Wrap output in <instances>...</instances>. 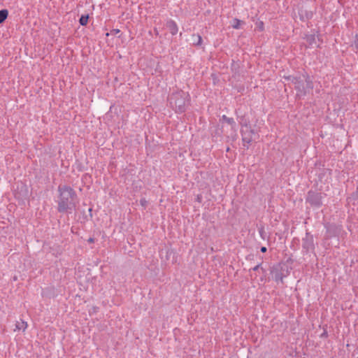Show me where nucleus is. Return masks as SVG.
Instances as JSON below:
<instances>
[{
    "label": "nucleus",
    "mask_w": 358,
    "mask_h": 358,
    "mask_svg": "<svg viewBox=\"0 0 358 358\" xmlns=\"http://www.w3.org/2000/svg\"><path fill=\"white\" fill-rule=\"evenodd\" d=\"M355 48H357V50H358V36H356V40H355Z\"/></svg>",
    "instance_id": "nucleus-23"
},
{
    "label": "nucleus",
    "mask_w": 358,
    "mask_h": 358,
    "mask_svg": "<svg viewBox=\"0 0 358 358\" xmlns=\"http://www.w3.org/2000/svg\"><path fill=\"white\" fill-rule=\"evenodd\" d=\"M187 94L180 90L173 92L170 97V104L173 107L176 112L182 113L185 110V103L187 98Z\"/></svg>",
    "instance_id": "nucleus-2"
},
{
    "label": "nucleus",
    "mask_w": 358,
    "mask_h": 358,
    "mask_svg": "<svg viewBox=\"0 0 358 358\" xmlns=\"http://www.w3.org/2000/svg\"><path fill=\"white\" fill-rule=\"evenodd\" d=\"M222 120H224L226 122H227L229 124H230L231 126H234L236 124L234 118L228 117L225 115H222Z\"/></svg>",
    "instance_id": "nucleus-18"
},
{
    "label": "nucleus",
    "mask_w": 358,
    "mask_h": 358,
    "mask_svg": "<svg viewBox=\"0 0 358 358\" xmlns=\"http://www.w3.org/2000/svg\"><path fill=\"white\" fill-rule=\"evenodd\" d=\"M302 248L306 252H312L315 249L314 238L309 232H306L302 238Z\"/></svg>",
    "instance_id": "nucleus-6"
},
{
    "label": "nucleus",
    "mask_w": 358,
    "mask_h": 358,
    "mask_svg": "<svg viewBox=\"0 0 358 358\" xmlns=\"http://www.w3.org/2000/svg\"><path fill=\"white\" fill-rule=\"evenodd\" d=\"M306 41L310 45L315 43V36L314 34L307 36Z\"/></svg>",
    "instance_id": "nucleus-19"
},
{
    "label": "nucleus",
    "mask_w": 358,
    "mask_h": 358,
    "mask_svg": "<svg viewBox=\"0 0 358 358\" xmlns=\"http://www.w3.org/2000/svg\"><path fill=\"white\" fill-rule=\"evenodd\" d=\"M260 250H261L262 252H266L267 249H266V247L263 246V247L261 248Z\"/></svg>",
    "instance_id": "nucleus-25"
},
{
    "label": "nucleus",
    "mask_w": 358,
    "mask_h": 358,
    "mask_svg": "<svg viewBox=\"0 0 358 358\" xmlns=\"http://www.w3.org/2000/svg\"><path fill=\"white\" fill-rule=\"evenodd\" d=\"M328 336V332L327 330H324V331L321 334L320 338H327Z\"/></svg>",
    "instance_id": "nucleus-21"
},
{
    "label": "nucleus",
    "mask_w": 358,
    "mask_h": 358,
    "mask_svg": "<svg viewBox=\"0 0 358 358\" xmlns=\"http://www.w3.org/2000/svg\"><path fill=\"white\" fill-rule=\"evenodd\" d=\"M166 26L169 29L171 35L175 36L178 31L177 23L172 19H169L166 22Z\"/></svg>",
    "instance_id": "nucleus-7"
},
{
    "label": "nucleus",
    "mask_w": 358,
    "mask_h": 358,
    "mask_svg": "<svg viewBox=\"0 0 358 358\" xmlns=\"http://www.w3.org/2000/svg\"><path fill=\"white\" fill-rule=\"evenodd\" d=\"M241 134L242 136V141L243 143V146L246 147L248 149L250 143L256 140L259 135L257 132H256L254 129H252L249 124V121H246L245 122H241Z\"/></svg>",
    "instance_id": "nucleus-3"
},
{
    "label": "nucleus",
    "mask_w": 358,
    "mask_h": 358,
    "mask_svg": "<svg viewBox=\"0 0 358 358\" xmlns=\"http://www.w3.org/2000/svg\"><path fill=\"white\" fill-rule=\"evenodd\" d=\"M295 90L297 91L298 96H304L306 94V89L303 81L301 79L299 82L294 85Z\"/></svg>",
    "instance_id": "nucleus-8"
},
{
    "label": "nucleus",
    "mask_w": 358,
    "mask_h": 358,
    "mask_svg": "<svg viewBox=\"0 0 358 358\" xmlns=\"http://www.w3.org/2000/svg\"><path fill=\"white\" fill-rule=\"evenodd\" d=\"M88 20H89V15L88 14H87V15H82L81 17L79 19V23L82 26H85V25H87V24L88 22Z\"/></svg>",
    "instance_id": "nucleus-15"
},
{
    "label": "nucleus",
    "mask_w": 358,
    "mask_h": 358,
    "mask_svg": "<svg viewBox=\"0 0 358 358\" xmlns=\"http://www.w3.org/2000/svg\"><path fill=\"white\" fill-rule=\"evenodd\" d=\"M87 242H88L89 243H94V238H92V237H90V238H89L87 239Z\"/></svg>",
    "instance_id": "nucleus-22"
},
{
    "label": "nucleus",
    "mask_w": 358,
    "mask_h": 358,
    "mask_svg": "<svg viewBox=\"0 0 358 358\" xmlns=\"http://www.w3.org/2000/svg\"><path fill=\"white\" fill-rule=\"evenodd\" d=\"M305 82H306L305 87L306 89V92H308V90L313 89V87H314L313 83L308 76H307L306 77Z\"/></svg>",
    "instance_id": "nucleus-12"
},
{
    "label": "nucleus",
    "mask_w": 358,
    "mask_h": 358,
    "mask_svg": "<svg viewBox=\"0 0 358 358\" xmlns=\"http://www.w3.org/2000/svg\"><path fill=\"white\" fill-rule=\"evenodd\" d=\"M258 231H259V234L260 237H261L263 240H265V239L267 238L266 233V231H265V229H264V226H260V227L258 228Z\"/></svg>",
    "instance_id": "nucleus-17"
},
{
    "label": "nucleus",
    "mask_w": 358,
    "mask_h": 358,
    "mask_svg": "<svg viewBox=\"0 0 358 358\" xmlns=\"http://www.w3.org/2000/svg\"><path fill=\"white\" fill-rule=\"evenodd\" d=\"M271 273L277 283H283V279L288 275L289 271L287 266L278 265L273 268Z\"/></svg>",
    "instance_id": "nucleus-5"
},
{
    "label": "nucleus",
    "mask_w": 358,
    "mask_h": 358,
    "mask_svg": "<svg viewBox=\"0 0 358 358\" xmlns=\"http://www.w3.org/2000/svg\"><path fill=\"white\" fill-rule=\"evenodd\" d=\"M119 31H120L119 29L115 30V32H119Z\"/></svg>",
    "instance_id": "nucleus-27"
},
{
    "label": "nucleus",
    "mask_w": 358,
    "mask_h": 358,
    "mask_svg": "<svg viewBox=\"0 0 358 358\" xmlns=\"http://www.w3.org/2000/svg\"><path fill=\"white\" fill-rule=\"evenodd\" d=\"M27 323L22 320L20 321H17L15 324V329L14 331H24L27 328Z\"/></svg>",
    "instance_id": "nucleus-10"
},
{
    "label": "nucleus",
    "mask_w": 358,
    "mask_h": 358,
    "mask_svg": "<svg viewBox=\"0 0 358 358\" xmlns=\"http://www.w3.org/2000/svg\"><path fill=\"white\" fill-rule=\"evenodd\" d=\"M8 15V11L6 9H2L0 10V24L3 23Z\"/></svg>",
    "instance_id": "nucleus-14"
},
{
    "label": "nucleus",
    "mask_w": 358,
    "mask_h": 358,
    "mask_svg": "<svg viewBox=\"0 0 358 358\" xmlns=\"http://www.w3.org/2000/svg\"><path fill=\"white\" fill-rule=\"evenodd\" d=\"M245 120H246V121H248L247 119H245V117H244V116H242V117H241V120H240V123H241V122H243L244 123V122H245Z\"/></svg>",
    "instance_id": "nucleus-24"
},
{
    "label": "nucleus",
    "mask_w": 358,
    "mask_h": 358,
    "mask_svg": "<svg viewBox=\"0 0 358 358\" xmlns=\"http://www.w3.org/2000/svg\"><path fill=\"white\" fill-rule=\"evenodd\" d=\"M140 202H141V204L142 206H145L146 201H145V199H141V200L140 201Z\"/></svg>",
    "instance_id": "nucleus-26"
},
{
    "label": "nucleus",
    "mask_w": 358,
    "mask_h": 358,
    "mask_svg": "<svg viewBox=\"0 0 358 358\" xmlns=\"http://www.w3.org/2000/svg\"><path fill=\"white\" fill-rule=\"evenodd\" d=\"M358 358V357H357Z\"/></svg>",
    "instance_id": "nucleus-28"
},
{
    "label": "nucleus",
    "mask_w": 358,
    "mask_h": 358,
    "mask_svg": "<svg viewBox=\"0 0 358 358\" xmlns=\"http://www.w3.org/2000/svg\"><path fill=\"white\" fill-rule=\"evenodd\" d=\"M59 193L58 200V211L59 213H72L76 209L78 197L75 190L68 185H59L58 187Z\"/></svg>",
    "instance_id": "nucleus-1"
},
{
    "label": "nucleus",
    "mask_w": 358,
    "mask_h": 358,
    "mask_svg": "<svg viewBox=\"0 0 358 358\" xmlns=\"http://www.w3.org/2000/svg\"><path fill=\"white\" fill-rule=\"evenodd\" d=\"M262 262H260L258 264H257L255 266H254L253 268H250L249 270V271L250 272H251V271H259V272H262L263 274H265L266 273V269L264 268L262 266Z\"/></svg>",
    "instance_id": "nucleus-13"
},
{
    "label": "nucleus",
    "mask_w": 358,
    "mask_h": 358,
    "mask_svg": "<svg viewBox=\"0 0 358 358\" xmlns=\"http://www.w3.org/2000/svg\"><path fill=\"white\" fill-rule=\"evenodd\" d=\"M323 195L322 193L310 190L306 196V202L312 207L319 208L322 206Z\"/></svg>",
    "instance_id": "nucleus-4"
},
{
    "label": "nucleus",
    "mask_w": 358,
    "mask_h": 358,
    "mask_svg": "<svg viewBox=\"0 0 358 358\" xmlns=\"http://www.w3.org/2000/svg\"><path fill=\"white\" fill-rule=\"evenodd\" d=\"M285 79H287L288 81H289L294 85H295L296 83L299 82V80H301L300 78L292 76H289L285 77Z\"/></svg>",
    "instance_id": "nucleus-16"
},
{
    "label": "nucleus",
    "mask_w": 358,
    "mask_h": 358,
    "mask_svg": "<svg viewBox=\"0 0 358 358\" xmlns=\"http://www.w3.org/2000/svg\"><path fill=\"white\" fill-rule=\"evenodd\" d=\"M234 24H232V27L234 29H238L239 28V26H240V24H241V20H239L238 19H234Z\"/></svg>",
    "instance_id": "nucleus-20"
},
{
    "label": "nucleus",
    "mask_w": 358,
    "mask_h": 358,
    "mask_svg": "<svg viewBox=\"0 0 358 358\" xmlns=\"http://www.w3.org/2000/svg\"><path fill=\"white\" fill-rule=\"evenodd\" d=\"M192 43L194 45H201L202 43V38L199 34H193L192 36Z\"/></svg>",
    "instance_id": "nucleus-11"
},
{
    "label": "nucleus",
    "mask_w": 358,
    "mask_h": 358,
    "mask_svg": "<svg viewBox=\"0 0 358 358\" xmlns=\"http://www.w3.org/2000/svg\"><path fill=\"white\" fill-rule=\"evenodd\" d=\"M299 17L301 20L306 21L309 19H311L313 16V13L312 11H308L306 10H300L299 11Z\"/></svg>",
    "instance_id": "nucleus-9"
}]
</instances>
